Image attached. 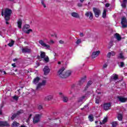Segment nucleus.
Instances as JSON below:
<instances>
[{"label":"nucleus","mask_w":127,"mask_h":127,"mask_svg":"<svg viewBox=\"0 0 127 127\" xmlns=\"http://www.w3.org/2000/svg\"><path fill=\"white\" fill-rule=\"evenodd\" d=\"M100 53H101V52L100 51L93 52L91 55L92 58H96V57H98V56H99V54H100Z\"/></svg>","instance_id":"11"},{"label":"nucleus","mask_w":127,"mask_h":127,"mask_svg":"<svg viewBox=\"0 0 127 127\" xmlns=\"http://www.w3.org/2000/svg\"><path fill=\"white\" fill-rule=\"evenodd\" d=\"M53 94H51V95H47V96H46L44 98L45 101H51L52 100H53Z\"/></svg>","instance_id":"12"},{"label":"nucleus","mask_w":127,"mask_h":127,"mask_svg":"<svg viewBox=\"0 0 127 127\" xmlns=\"http://www.w3.org/2000/svg\"><path fill=\"white\" fill-rule=\"evenodd\" d=\"M85 15L87 17H89V16L90 19H93V13H92V12H90V11L86 12L85 13Z\"/></svg>","instance_id":"16"},{"label":"nucleus","mask_w":127,"mask_h":127,"mask_svg":"<svg viewBox=\"0 0 127 127\" xmlns=\"http://www.w3.org/2000/svg\"><path fill=\"white\" fill-rule=\"evenodd\" d=\"M92 83L93 82L91 81H88L86 86L84 88V91H87V89H88V88H89V86H91V85H92Z\"/></svg>","instance_id":"23"},{"label":"nucleus","mask_w":127,"mask_h":127,"mask_svg":"<svg viewBox=\"0 0 127 127\" xmlns=\"http://www.w3.org/2000/svg\"><path fill=\"white\" fill-rule=\"evenodd\" d=\"M106 16H107V9H104L102 14V17L103 18H106Z\"/></svg>","instance_id":"27"},{"label":"nucleus","mask_w":127,"mask_h":127,"mask_svg":"<svg viewBox=\"0 0 127 127\" xmlns=\"http://www.w3.org/2000/svg\"><path fill=\"white\" fill-rule=\"evenodd\" d=\"M117 98L118 101L121 102V103H126V102L127 101V98L121 96H118Z\"/></svg>","instance_id":"7"},{"label":"nucleus","mask_w":127,"mask_h":127,"mask_svg":"<svg viewBox=\"0 0 127 127\" xmlns=\"http://www.w3.org/2000/svg\"><path fill=\"white\" fill-rule=\"evenodd\" d=\"M54 56H57V55L55 53H54Z\"/></svg>","instance_id":"63"},{"label":"nucleus","mask_w":127,"mask_h":127,"mask_svg":"<svg viewBox=\"0 0 127 127\" xmlns=\"http://www.w3.org/2000/svg\"><path fill=\"white\" fill-rule=\"evenodd\" d=\"M93 12L95 17H99L101 14V10L98 8L93 7Z\"/></svg>","instance_id":"4"},{"label":"nucleus","mask_w":127,"mask_h":127,"mask_svg":"<svg viewBox=\"0 0 127 127\" xmlns=\"http://www.w3.org/2000/svg\"><path fill=\"white\" fill-rule=\"evenodd\" d=\"M111 125L112 126V127H117L119 125V122L117 121H114L111 122Z\"/></svg>","instance_id":"22"},{"label":"nucleus","mask_w":127,"mask_h":127,"mask_svg":"<svg viewBox=\"0 0 127 127\" xmlns=\"http://www.w3.org/2000/svg\"><path fill=\"white\" fill-rule=\"evenodd\" d=\"M115 55H116V53L114 51H112L107 54V57L108 58H111V56H115Z\"/></svg>","instance_id":"18"},{"label":"nucleus","mask_w":127,"mask_h":127,"mask_svg":"<svg viewBox=\"0 0 127 127\" xmlns=\"http://www.w3.org/2000/svg\"><path fill=\"white\" fill-rule=\"evenodd\" d=\"M58 64H59V65H60V64H61V62H58Z\"/></svg>","instance_id":"60"},{"label":"nucleus","mask_w":127,"mask_h":127,"mask_svg":"<svg viewBox=\"0 0 127 127\" xmlns=\"http://www.w3.org/2000/svg\"><path fill=\"white\" fill-rule=\"evenodd\" d=\"M96 104H99L100 103V97H97L95 99Z\"/></svg>","instance_id":"41"},{"label":"nucleus","mask_w":127,"mask_h":127,"mask_svg":"<svg viewBox=\"0 0 127 127\" xmlns=\"http://www.w3.org/2000/svg\"><path fill=\"white\" fill-rule=\"evenodd\" d=\"M13 100H15V101H17L18 100V96H13Z\"/></svg>","instance_id":"47"},{"label":"nucleus","mask_w":127,"mask_h":127,"mask_svg":"<svg viewBox=\"0 0 127 127\" xmlns=\"http://www.w3.org/2000/svg\"><path fill=\"white\" fill-rule=\"evenodd\" d=\"M10 1H14L15 0H9Z\"/></svg>","instance_id":"64"},{"label":"nucleus","mask_w":127,"mask_h":127,"mask_svg":"<svg viewBox=\"0 0 127 127\" xmlns=\"http://www.w3.org/2000/svg\"><path fill=\"white\" fill-rule=\"evenodd\" d=\"M85 82V79L82 78L79 82V85H82Z\"/></svg>","instance_id":"39"},{"label":"nucleus","mask_w":127,"mask_h":127,"mask_svg":"<svg viewBox=\"0 0 127 127\" xmlns=\"http://www.w3.org/2000/svg\"><path fill=\"white\" fill-rule=\"evenodd\" d=\"M18 126H19V123H18L16 122H14L12 123L11 127H18Z\"/></svg>","instance_id":"28"},{"label":"nucleus","mask_w":127,"mask_h":127,"mask_svg":"<svg viewBox=\"0 0 127 127\" xmlns=\"http://www.w3.org/2000/svg\"><path fill=\"white\" fill-rule=\"evenodd\" d=\"M80 2H84V0H79Z\"/></svg>","instance_id":"59"},{"label":"nucleus","mask_w":127,"mask_h":127,"mask_svg":"<svg viewBox=\"0 0 127 127\" xmlns=\"http://www.w3.org/2000/svg\"><path fill=\"white\" fill-rule=\"evenodd\" d=\"M77 5H78V6L81 7V6H82V4L81 3H78L77 4Z\"/></svg>","instance_id":"55"},{"label":"nucleus","mask_w":127,"mask_h":127,"mask_svg":"<svg viewBox=\"0 0 127 127\" xmlns=\"http://www.w3.org/2000/svg\"><path fill=\"white\" fill-rule=\"evenodd\" d=\"M127 122L126 123H122L121 127H127Z\"/></svg>","instance_id":"48"},{"label":"nucleus","mask_w":127,"mask_h":127,"mask_svg":"<svg viewBox=\"0 0 127 127\" xmlns=\"http://www.w3.org/2000/svg\"><path fill=\"white\" fill-rule=\"evenodd\" d=\"M16 116H17L16 114H13V115L12 116V117H11V119L12 120H14V119H15V118H16Z\"/></svg>","instance_id":"44"},{"label":"nucleus","mask_w":127,"mask_h":127,"mask_svg":"<svg viewBox=\"0 0 127 127\" xmlns=\"http://www.w3.org/2000/svg\"><path fill=\"white\" fill-rule=\"evenodd\" d=\"M108 122V117H105L104 118L103 120L102 121V122L100 123V125H104L106 124Z\"/></svg>","instance_id":"26"},{"label":"nucleus","mask_w":127,"mask_h":127,"mask_svg":"<svg viewBox=\"0 0 127 127\" xmlns=\"http://www.w3.org/2000/svg\"><path fill=\"white\" fill-rule=\"evenodd\" d=\"M0 115H2V111L1 110H0Z\"/></svg>","instance_id":"58"},{"label":"nucleus","mask_w":127,"mask_h":127,"mask_svg":"<svg viewBox=\"0 0 127 127\" xmlns=\"http://www.w3.org/2000/svg\"><path fill=\"white\" fill-rule=\"evenodd\" d=\"M13 44H14V41L11 40L9 43L8 44V45L9 47H12V46H13Z\"/></svg>","instance_id":"29"},{"label":"nucleus","mask_w":127,"mask_h":127,"mask_svg":"<svg viewBox=\"0 0 127 127\" xmlns=\"http://www.w3.org/2000/svg\"><path fill=\"white\" fill-rule=\"evenodd\" d=\"M46 83H47V80H43L42 82H40L42 86H45V85H46Z\"/></svg>","instance_id":"31"},{"label":"nucleus","mask_w":127,"mask_h":127,"mask_svg":"<svg viewBox=\"0 0 127 127\" xmlns=\"http://www.w3.org/2000/svg\"><path fill=\"white\" fill-rule=\"evenodd\" d=\"M11 12L12 11L10 9H5L4 11L1 12V15L2 16H3L6 20V21H7V20H9L10 19V15L11 14Z\"/></svg>","instance_id":"2"},{"label":"nucleus","mask_w":127,"mask_h":127,"mask_svg":"<svg viewBox=\"0 0 127 127\" xmlns=\"http://www.w3.org/2000/svg\"><path fill=\"white\" fill-rule=\"evenodd\" d=\"M44 60L46 63H47L48 62H49V58L48 57L46 56L44 58Z\"/></svg>","instance_id":"37"},{"label":"nucleus","mask_w":127,"mask_h":127,"mask_svg":"<svg viewBox=\"0 0 127 127\" xmlns=\"http://www.w3.org/2000/svg\"><path fill=\"white\" fill-rule=\"evenodd\" d=\"M86 107H88V106H84V108H81V110H84V109H85V108H86Z\"/></svg>","instance_id":"57"},{"label":"nucleus","mask_w":127,"mask_h":127,"mask_svg":"<svg viewBox=\"0 0 127 127\" xmlns=\"http://www.w3.org/2000/svg\"><path fill=\"white\" fill-rule=\"evenodd\" d=\"M127 0H123V3L121 4V6L123 8H126L127 7Z\"/></svg>","instance_id":"21"},{"label":"nucleus","mask_w":127,"mask_h":127,"mask_svg":"<svg viewBox=\"0 0 127 127\" xmlns=\"http://www.w3.org/2000/svg\"><path fill=\"white\" fill-rule=\"evenodd\" d=\"M12 67H16V65H15V64H12Z\"/></svg>","instance_id":"56"},{"label":"nucleus","mask_w":127,"mask_h":127,"mask_svg":"<svg viewBox=\"0 0 127 127\" xmlns=\"http://www.w3.org/2000/svg\"><path fill=\"white\" fill-rule=\"evenodd\" d=\"M45 56H46L45 52H41V54H40L41 58L43 59V58L46 57Z\"/></svg>","instance_id":"32"},{"label":"nucleus","mask_w":127,"mask_h":127,"mask_svg":"<svg viewBox=\"0 0 127 127\" xmlns=\"http://www.w3.org/2000/svg\"><path fill=\"white\" fill-rule=\"evenodd\" d=\"M107 67H108V64H105L103 66V69H105V68H107Z\"/></svg>","instance_id":"50"},{"label":"nucleus","mask_w":127,"mask_h":127,"mask_svg":"<svg viewBox=\"0 0 127 127\" xmlns=\"http://www.w3.org/2000/svg\"><path fill=\"white\" fill-rule=\"evenodd\" d=\"M119 78V76H118L117 74H114L112 76V79H110V81H116V80H118Z\"/></svg>","instance_id":"17"},{"label":"nucleus","mask_w":127,"mask_h":127,"mask_svg":"<svg viewBox=\"0 0 127 127\" xmlns=\"http://www.w3.org/2000/svg\"><path fill=\"white\" fill-rule=\"evenodd\" d=\"M21 127H26L24 125H21Z\"/></svg>","instance_id":"61"},{"label":"nucleus","mask_w":127,"mask_h":127,"mask_svg":"<svg viewBox=\"0 0 127 127\" xmlns=\"http://www.w3.org/2000/svg\"><path fill=\"white\" fill-rule=\"evenodd\" d=\"M75 43L76 45H79V44H81V43H82V40L80 39H77Z\"/></svg>","instance_id":"33"},{"label":"nucleus","mask_w":127,"mask_h":127,"mask_svg":"<svg viewBox=\"0 0 127 127\" xmlns=\"http://www.w3.org/2000/svg\"><path fill=\"white\" fill-rule=\"evenodd\" d=\"M118 121H122L123 120V115L122 114H119L118 116Z\"/></svg>","instance_id":"34"},{"label":"nucleus","mask_w":127,"mask_h":127,"mask_svg":"<svg viewBox=\"0 0 127 127\" xmlns=\"http://www.w3.org/2000/svg\"><path fill=\"white\" fill-rule=\"evenodd\" d=\"M115 37L118 41H121V40H122V37H121V35L119 34L116 33L115 34Z\"/></svg>","instance_id":"19"},{"label":"nucleus","mask_w":127,"mask_h":127,"mask_svg":"<svg viewBox=\"0 0 127 127\" xmlns=\"http://www.w3.org/2000/svg\"><path fill=\"white\" fill-rule=\"evenodd\" d=\"M17 25L18 28H21V25H22V20L19 19L17 21Z\"/></svg>","instance_id":"20"},{"label":"nucleus","mask_w":127,"mask_h":127,"mask_svg":"<svg viewBox=\"0 0 127 127\" xmlns=\"http://www.w3.org/2000/svg\"><path fill=\"white\" fill-rule=\"evenodd\" d=\"M119 58H121V59H124V55H123V53H121L119 54V56H118Z\"/></svg>","instance_id":"43"},{"label":"nucleus","mask_w":127,"mask_h":127,"mask_svg":"<svg viewBox=\"0 0 127 127\" xmlns=\"http://www.w3.org/2000/svg\"><path fill=\"white\" fill-rule=\"evenodd\" d=\"M24 32H25V33H27V34H29L30 32H32V29L25 30V31H24Z\"/></svg>","instance_id":"36"},{"label":"nucleus","mask_w":127,"mask_h":127,"mask_svg":"<svg viewBox=\"0 0 127 127\" xmlns=\"http://www.w3.org/2000/svg\"><path fill=\"white\" fill-rule=\"evenodd\" d=\"M41 3H42V5L44 6V7H45V8L46 7V4H45L44 3V1L42 0L41 1Z\"/></svg>","instance_id":"49"},{"label":"nucleus","mask_w":127,"mask_h":127,"mask_svg":"<svg viewBox=\"0 0 127 127\" xmlns=\"http://www.w3.org/2000/svg\"><path fill=\"white\" fill-rule=\"evenodd\" d=\"M64 70H65V68L62 67L58 71V75L60 78H67L69 77L72 73L71 70H67L66 72H64Z\"/></svg>","instance_id":"1"},{"label":"nucleus","mask_w":127,"mask_h":127,"mask_svg":"<svg viewBox=\"0 0 127 127\" xmlns=\"http://www.w3.org/2000/svg\"><path fill=\"white\" fill-rule=\"evenodd\" d=\"M120 67H124V65H125V64H124V63L123 62H121V63H120Z\"/></svg>","instance_id":"51"},{"label":"nucleus","mask_w":127,"mask_h":127,"mask_svg":"<svg viewBox=\"0 0 127 127\" xmlns=\"http://www.w3.org/2000/svg\"><path fill=\"white\" fill-rule=\"evenodd\" d=\"M39 81H40V78H39V77H37L34 79L33 84H37Z\"/></svg>","instance_id":"24"},{"label":"nucleus","mask_w":127,"mask_h":127,"mask_svg":"<svg viewBox=\"0 0 127 127\" xmlns=\"http://www.w3.org/2000/svg\"><path fill=\"white\" fill-rule=\"evenodd\" d=\"M85 96H83L82 97H80L79 100H78V102H82L83 101V100H84V99H85Z\"/></svg>","instance_id":"46"},{"label":"nucleus","mask_w":127,"mask_h":127,"mask_svg":"<svg viewBox=\"0 0 127 127\" xmlns=\"http://www.w3.org/2000/svg\"><path fill=\"white\" fill-rule=\"evenodd\" d=\"M39 43L40 44L41 46L45 48V49H47L48 50H50L51 49V47H50V45H48L44 42L43 40H40L39 41Z\"/></svg>","instance_id":"3"},{"label":"nucleus","mask_w":127,"mask_h":127,"mask_svg":"<svg viewBox=\"0 0 127 127\" xmlns=\"http://www.w3.org/2000/svg\"><path fill=\"white\" fill-rule=\"evenodd\" d=\"M55 43V41L53 40H50L49 42V44H50V45H52Z\"/></svg>","instance_id":"38"},{"label":"nucleus","mask_w":127,"mask_h":127,"mask_svg":"<svg viewBox=\"0 0 127 127\" xmlns=\"http://www.w3.org/2000/svg\"><path fill=\"white\" fill-rule=\"evenodd\" d=\"M111 107V103H105L103 105V109L104 111H109Z\"/></svg>","instance_id":"10"},{"label":"nucleus","mask_w":127,"mask_h":127,"mask_svg":"<svg viewBox=\"0 0 127 127\" xmlns=\"http://www.w3.org/2000/svg\"><path fill=\"white\" fill-rule=\"evenodd\" d=\"M79 36H80V37H83V36H84V34L81 33H80Z\"/></svg>","instance_id":"54"},{"label":"nucleus","mask_w":127,"mask_h":127,"mask_svg":"<svg viewBox=\"0 0 127 127\" xmlns=\"http://www.w3.org/2000/svg\"><path fill=\"white\" fill-rule=\"evenodd\" d=\"M88 119L90 122H93V121H94V117L93 116V115H89L88 116Z\"/></svg>","instance_id":"35"},{"label":"nucleus","mask_w":127,"mask_h":127,"mask_svg":"<svg viewBox=\"0 0 127 127\" xmlns=\"http://www.w3.org/2000/svg\"><path fill=\"white\" fill-rule=\"evenodd\" d=\"M105 6L106 7H109V6H110V4L109 3H106Z\"/></svg>","instance_id":"53"},{"label":"nucleus","mask_w":127,"mask_h":127,"mask_svg":"<svg viewBox=\"0 0 127 127\" xmlns=\"http://www.w3.org/2000/svg\"><path fill=\"white\" fill-rule=\"evenodd\" d=\"M3 73L5 75V74H6V72H5V71H3Z\"/></svg>","instance_id":"62"},{"label":"nucleus","mask_w":127,"mask_h":127,"mask_svg":"<svg viewBox=\"0 0 127 127\" xmlns=\"http://www.w3.org/2000/svg\"><path fill=\"white\" fill-rule=\"evenodd\" d=\"M121 23L123 28H126V27H127V21L126 17H124L122 18Z\"/></svg>","instance_id":"6"},{"label":"nucleus","mask_w":127,"mask_h":127,"mask_svg":"<svg viewBox=\"0 0 127 127\" xmlns=\"http://www.w3.org/2000/svg\"><path fill=\"white\" fill-rule=\"evenodd\" d=\"M59 95L61 96V98H63V101L64 102V103H66V102H68L67 97L64 96V94H63L62 92H60L59 93Z\"/></svg>","instance_id":"13"},{"label":"nucleus","mask_w":127,"mask_h":127,"mask_svg":"<svg viewBox=\"0 0 127 127\" xmlns=\"http://www.w3.org/2000/svg\"><path fill=\"white\" fill-rule=\"evenodd\" d=\"M31 117H32V114H30L28 118L26 120V123H27V124H28V123H29V120L30 119Z\"/></svg>","instance_id":"45"},{"label":"nucleus","mask_w":127,"mask_h":127,"mask_svg":"<svg viewBox=\"0 0 127 127\" xmlns=\"http://www.w3.org/2000/svg\"><path fill=\"white\" fill-rule=\"evenodd\" d=\"M23 110H20L18 111L16 114H17V116L18 115H20V114H23Z\"/></svg>","instance_id":"42"},{"label":"nucleus","mask_w":127,"mask_h":127,"mask_svg":"<svg viewBox=\"0 0 127 127\" xmlns=\"http://www.w3.org/2000/svg\"><path fill=\"white\" fill-rule=\"evenodd\" d=\"M42 86V85L40 83H39L36 87V89L37 90V91H39V90H41Z\"/></svg>","instance_id":"30"},{"label":"nucleus","mask_w":127,"mask_h":127,"mask_svg":"<svg viewBox=\"0 0 127 127\" xmlns=\"http://www.w3.org/2000/svg\"><path fill=\"white\" fill-rule=\"evenodd\" d=\"M22 52L23 53H30L31 52V49L28 48V47H25L22 49Z\"/></svg>","instance_id":"8"},{"label":"nucleus","mask_w":127,"mask_h":127,"mask_svg":"<svg viewBox=\"0 0 127 127\" xmlns=\"http://www.w3.org/2000/svg\"><path fill=\"white\" fill-rule=\"evenodd\" d=\"M37 108L38 109V110H42V109H43V107L42 106V105L41 104H38L37 106Z\"/></svg>","instance_id":"40"},{"label":"nucleus","mask_w":127,"mask_h":127,"mask_svg":"<svg viewBox=\"0 0 127 127\" xmlns=\"http://www.w3.org/2000/svg\"><path fill=\"white\" fill-rule=\"evenodd\" d=\"M41 118V115L37 114L33 118V123L34 124H37L40 121Z\"/></svg>","instance_id":"5"},{"label":"nucleus","mask_w":127,"mask_h":127,"mask_svg":"<svg viewBox=\"0 0 127 127\" xmlns=\"http://www.w3.org/2000/svg\"><path fill=\"white\" fill-rule=\"evenodd\" d=\"M43 71L44 75H45V76H47V74H49V72H50V69L48 66H46L43 69Z\"/></svg>","instance_id":"9"},{"label":"nucleus","mask_w":127,"mask_h":127,"mask_svg":"<svg viewBox=\"0 0 127 127\" xmlns=\"http://www.w3.org/2000/svg\"><path fill=\"white\" fill-rule=\"evenodd\" d=\"M0 127H9V124L6 121L0 122Z\"/></svg>","instance_id":"14"},{"label":"nucleus","mask_w":127,"mask_h":127,"mask_svg":"<svg viewBox=\"0 0 127 127\" xmlns=\"http://www.w3.org/2000/svg\"><path fill=\"white\" fill-rule=\"evenodd\" d=\"M30 28V25L28 24L25 25L23 27V31H25V30H27L28 28Z\"/></svg>","instance_id":"25"},{"label":"nucleus","mask_w":127,"mask_h":127,"mask_svg":"<svg viewBox=\"0 0 127 127\" xmlns=\"http://www.w3.org/2000/svg\"><path fill=\"white\" fill-rule=\"evenodd\" d=\"M59 43H60V44H63L64 43V41L62 40H60L59 41Z\"/></svg>","instance_id":"52"},{"label":"nucleus","mask_w":127,"mask_h":127,"mask_svg":"<svg viewBox=\"0 0 127 127\" xmlns=\"http://www.w3.org/2000/svg\"><path fill=\"white\" fill-rule=\"evenodd\" d=\"M70 14L72 17H74V18H80V15L77 12H72Z\"/></svg>","instance_id":"15"}]
</instances>
